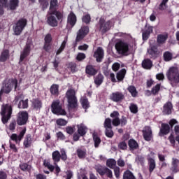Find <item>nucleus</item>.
Wrapping results in <instances>:
<instances>
[{
	"instance_id": "nucleus-1",
	"label": "nucleus",
	"mask_w": 179,
	"mask_h": 179,
	"mask_svg": "<svg viewBox=\"0 0 179 179\" xmlns=\"http://www.w3.org/2000/svg\"><path fill=\"white\" fill-rule=\"evenodd\" d=\"M59 3L58 0H50L49 12L48 13L47 23L51 27H57L58 22L64 20V13L58 10Z\"/></svg>"
},
{
	"instance_id": "nucleus-2",
	"label": "nucleus",
	"mask_w": 179,
	"mask_h": 179,
	"mask_svg": "<svg viewBox=\"0 0 179 179\" xmlns=\"http://www.w3.org/2000/svg\"><path fill=\"white\" fill-rule=\"evenodd\" d=\"M113 26L114 21L113 20L106 21L104 17H101L96 25V28L101 33V36H104L106 33H108L113 29Z\"/></svg>"
},
{
	"instance_id": "nucleus-3",
	"label": "nucleus",
	"mask_w": 179,
	"mask_h": 179,
	"mask_svg": "<svg viewBox=\"0 0 179 179\" xmlns=\"http://www.w3.org/2000/svg\"><path fill=\"white\" fill-rule=\"evenodd\" d=\"M19 0H9L8 4V0H0V15L2 16L5 11L3 8H7L8 10H16L19 8Z\"/></svg>"
},
{
	"instance_id": "nucleus-4",
	"label": "nucleus",
	"mask_w": 179,
	"mask_h": 179,
	"mask_svg": "<svg viewBox=\"0 0 179 179\" xmlns=\"http://www.w3.org/2000/svg\"><path fill=\"white\" fill-rule=\"evenodd\" d=\"M166 78L170 80L171 85H177L179 83V71L178 67L172 66L166 72Z\"/></svg>"
},
{
	"instance_id": "nucleus-5",
	"label": "nucleus",
	"mask_w": 179,
	"mask_h": 179,
	"mask_svg": "<svg viewBox=\"0 0 179 179\" xmlns=\"http://www.w3.org/2000/svg\"><path fill=\"white\" fill-rule=\"evenodd\" d=\"M178 124V121L176 119H171L167 123H162L161 128L159 132V136H164L170 134L171 129H173L176 124Z\"/></svg>"
},
{
	"instance_id": "nucleus-6",
	"label": "nucleus",
	"mask_w": 179,
	"mask_h": 179,
	"mask_svg": "<svg viewBox=\"0 0 179 179\" xmlns=\"http://www.w3.org/2000/svg\"><path fill=\"white\" fill-rule=\"evenodd\" d=\"M66 97L68 100V104L70 108H76V107H78V98H76L75 90L70 89L67 90Z\"/></svg>"
},
{
	"instance_id": "nucleus-7",
	"label": "nucleus",
	"mask_w": 179,
	"mask_h": 179,
	"mask_svg": "<svg viewBox=\"0 0 179 179\" xmlns=\"http://www.w3.org/2000/svg\"><path fill=\"white\" fill-rule=\"evenodd\" d=\"M115 47L117 54H120L123 57H128V55H129V45L127 43L120 41L116 43Z\"/></svg>"
},
{
	"instance_id": "nucleus-8",
	"label": "nucleus",
	"mask_w": 179,
	"mask_h": 179,
	"mask_svg": "<svg viewBox=\"0 0 179 179\" xmlns=\"http://www.w3.org/2000/svg\"><path fill=\"white\" fill-rule=\"evenodd\" d=\"M51 111L56 115H66V110L62 108V105L59 100L54 101L51 105Z\"/></svg>"
},
{
	"instance_id": "nucleus-9",
	"label": "nucleus",
	"mask_w": 179,
	"mask_h": 179,
	"mask_svg": "<svg viewBox=\"0 0 179 179\" xmlns=\"http://www.w3.org/2000/svg\"><path fill=\"white\" fill-rule=\"evenodd\" d=\"M27 26V20L25 18H20L13 26V31L15 36H20L22 31L24 30V27Z\"/></svg>"
},
{
	"instance_id": "nucleus-10",
	"label": "nucleus",
	"mask_w": 179,
	"mask_h": 179,
	"mask_svg": "<svg viewBox=\"0 0 179 179\" xmlns=\"http://www.w3.org/2000/svg\"><path fill=\"white\" fill-rule=\"evenodd\" d=\"M88 34L89 27L87 26H84L78 30V31L77 32L76 41L73 43V46L74 47V48H76V47L78 46V43H80V41H82V40H83V38H85V37H86V36H87Z\"/></svg>"
},
{
	"instance_id": "nucleus-11",
	"label": "nucleus",
	"mask_w": 179,
	"mask_h": 179,
	"mask_svg": "<svg viewBox=\"0 0 179 179\" xmlns=\"http://www.w3.org/2000/svg\"><path fill=\"white\" fill-rule=\"evenodd\" d=\"M1 122L3 124H6L9 120L12 118V106H6V107L1 110Z\"/></svg>"
},
{
	"instance_id": "nucleus-12",
	"label": "nucleus",
	"mask_w": 179,
	"mask_h": 179,
	"mask_svg": "<svg viewBox=\"0 0 179 179\" xmlns=\"http://www.w3.org/2000/svg\"><path fill=\"white\" fill-rule=\"evenodd\" d=\"M16 121L17 125H26L29 121V113L26 110L20 111L17 113Z\"/></svg>"
},
{
	"instance_id": "nucleus-13",
	"label": "nucleus",
	"mask_w": 179,
	"mask_h": 179,
	"mask_svg": "<svg viewBox=\"0 0 179 179\" xmlns=\"http://www.w3.org/2000/svg\"><path fill=\"white\" fill-rule=\"evenodd\" d=\"M109 99L114 103H122L125 100V94L122 92L116 91L110 94Z\"/></svg>"
},
{
	"instance_id": "nucleus-14",
	"label": "nucleus",
	"mask_w": 179,
	"mask_h": 179,
	"mask_svg": "<svg viewBox=\"0 0 179 179\" xmlns=\"http://www.w3.org/2000/svg\"><path fill=\"white\" fill-rule=\"evenodd\" d=\"M30 51H31V43H27L26 45L24 46L20 56V61H19L20 65V64H22V62L24 61V59L27 57H29L30 55Z\"/></svg>"
},
{
	"instance_id": "nucleus-15",
	"label": "nucleus",
	"mask_w": 179,
	"mask_h": 179,
	"mask_svg": "<svg viewBox=\"0 0 179 179\" xmlns=\"http://www.w3.org/2000/svg\"><path fill=\"white\" fill-rule=\"evenodd\" d=\"M26 134V127H24L19 134V135L16 134H11L10 139V141H13L15 142L17 145H20V142H22V139H23L24 135Z\"/></svg>"
},
{
	"instance_id": "nucleus-16",
	"label": "nucleus",
	"mask_w": 179,
	"mask_h": 179,
	"mask_svg": "<svg viewBox=\"0 0 179 179\" xmlns=\"http://www.w3.org/2000/svg\"><path fill=\"white\" fill-rule=\"evenodd\" d=\"M142 132L143 136L147 142H150V141L153 139V133L152 131V128H150V127L145 126L143 129Z\"/></svg>"
},
{
	"instance_id": "nucleus-17",
	"label": "nucleus",
	"mask_w": 179,
	"mask_h": 179,
	"mask_svg": "<svg viewBox=\"0 0 179 179\" xmlns=\"http://www.w3.org/2000/svg\"><path fill=\"white\" fill-rule=\"evenodd\" d=\"M94 58H95L96 62H103L104 59V50L101 47H98L93 55Z\"/></svg>"
},
{
	"instance_id": "nucleus-18",
	"label": "nucleus",
	"mask_w": 179,
	"mask_h": 179,
	"mask_svg": "<svg viewBox=\"0 0 179 179\" xmlns=\"http://www.w3.org/2000/svg\"><path fill=\"white\" fill-rule=\"evenodd\" d=\"M13 85L11 80H6L3 83L1 90L6 94H9L10 92H12Z\"/></svg>"
},
{
	"instance_id": "nucleus-19",
	"label": "nucleus",
	"mask_w": 179,
	"mask_h": 179,
	"mask_svg": "<svg viewBox=\"0 0 179 179\" xmlns=\"http://www.w3.org/2000/svg\"><path fill=\"white\" fill-rule=\"evenodd\" d=\"M99 71L96 69V66L88 64L85 67V73L89 75V76H96Z\"/></svg>"
},
{
	"instance_id": "nucleus-20",
	"label": "nucleus",
	"mask_w": 179,
	"mask_h": 179,
	"mask_svg": "<svg viewBox=\"0 0 179 179\" xmlns=\"http://www.w3.org/2000/svg\"><path fill=\"white\" fill-rule=\"evenodd\" d=\"M173 103L171 102L168 101L166 102L162 110V114L163 115H171V114L173 113Z\"/></svg>"
},
{
	"instance_id": "nucleus-21",
	"label": "nucleus",
	"mask_w": 179,
	"mask_h": 179,
	"mask_svg": "<svg viewBox=\"0 0 179 179\" xmlns=\"http://www.w3.org/2000/svg\"><path fill=\"white\" fill-rule=\"evenodd\" d=\"M148 52L151 56V58H157V57H159V48L157 45H152L148 50Z\"/></svg>"
},
{
	"instance_id": "nucleus-22",
	"label": "nucleus",
	"mask_w": 179,
	"mask_h": 179,
	"mask_svg": "<svg viewBox=\"0 0 179 179\" xmlns=\"http://www.w3.org/2000/svg\"><path fill=\"white\" fill-rule=\"evenodd\" d=\"M153 33V27L148 26L147 29L143 31L142 33V38L143 41H148L149 40V37H150V34Z\"/></svg>"
},
{
	"instance_id": "nucleus-23",
	"label": "nucleus",
	"mask_w": 179,
	"mask_h": 179,
	"mask_svg": "<svg viewBox=\"0 0 179 179\" xmlns=\"http://www.w3.org/2000/svg\"><path fill=\"white\" fill-rule=\"evenodd\" d=\"M167 38H169V35L167 34H158L157 36V43L158 45H163V44H166V41H167Z\"/></svg>"
},
{
	"instance_id": "nucleus-24",
	"label": "nucleus",
	"mask_w": 179,
	"mask_h": 179,
	"mask_svg": "<svg viewBox=\"0 0 179 179\" xmlns=\"http://www.w3.org/2000/svg\"><path fill=\"white\" fill-rule=\"evenodd\" d=\"M32 143L33 138H31V134H27L23 142L24 148L29 149V148L31 147Z\"/></svg>"
},
{
	"instance_id": "nucleus-25",
	"label": "nucleus",
	"mask_w": 179,
	"mask_h": 179,
	"mask_svg": "<svg viewBox=\"0 0 179 179\" xmlns=\"http://www.w3.org/2000/svg\"><path fill=\"white\" fill-rule=\"evenodd\" d=\"M103 82H104V76L101 73H98V75L94 77V83H95L96 87L101 85Z\"/></svg>"
},
{
	"instance_id": "nucleus-26",
	"label": "nucleus",
	"mask_w": 179,
	"mask_h": 179,
	"mask_svg": "<svg viewBox=\"0 0 179 179\" xmlns=\"http://www.w3.org/2000/svg\"><path fill=\"white\" fill-rule=\"evenodd\" d=\"M76 22H77L76 15H75V13H73V12L71 11L68 15L67 22L69 23L71 27H73V26L76 24Z\"/></svg>"
},
{
	"instance_id": "nucleus-27",
	"label": "nucleus",
	"mask_w": 179,
	"mask_h": 179,
	"mask_svg": "<svg viewBox=\"0 0 179 179\" xmlns=\"http://www.w3.org/2000/svg\"><path fill=\"white\" fill-rule=\"evenodd\" d=\"M77 132L80 135V136H85L87 133V127L85 126L83 124L77 125Z\"/></svg>"
},
{
	"instance_id": "nucleus-28",
	"label": "nucleus",
	"mask_w": 179,
	"mask_h": 179,
	"mask_svg": "<svg viewBox=\"0 0 179 179\" xmlns=\"http://www.w3.org/2000/svg\"><path fill=\"white\" fill-rule=\"evenodd\" d=\"M9 50L5 49L1 52L0 56V62H6L9 59Z\"/></svg>"
},
{
	"instance_id": "nucleus-29",
	"label": "nucleus",
	"mask_w": 179,
	"mask_h": 179,
	"mask_svg": "<svg viewBox=\"0 0 179 179\" xmlns=\"http://www.w3.org/2000/svg\"><path fill=\"white\" fill-rule=\"evenodd\" d=\"M141 65L144 69H151L152 66H153V62L150 59H145L143 60Z\"/></svg>"
},
{
	"instance_id": "nucleus-30",
	"label": "nucleus",
	"mask_w": 179,
	"mask_h": 179,
	"mask_svg": "<svg viewBox=\"0 0 179 179\" xmlns=\"http://www.w3.org/2000/svg\"><path fill=\"white\" fill-rule=\"evenodd\" d=\"M128 145L130 150H136L139 148V144L134 139L129 140Z\"/></svg>"
},
{
	"instance_id": "nucleus-31",
	"label": "nucleus",
	"mask_w": 179,
	"mask_h": 179,
	"mask_svg": "<svg viewBox=\"0 0 179 179\" xmlns=\"http://www.w3.org/2000/svg\"><path fill=\"white\" fill-rule=\"evenodd\" d=\"M52 158L54 164L59 163L61 162V153L58 150H55L52 153Z\"/></svg>"
},
{
	"instance_id": "nucleus-32",
	"label": "nucleus",
	"mask_w": 179,
	"mask_h": 179,
	"mask_svg": "<svg viewBox=\"0 0 179 179\" xmlns=\"http://www.w3.org/2000/svg\"><path fill=\"white\" fill-rule=\"evenodd\" d=\"M50 93L52 96L59 95V85L57 84H53L50 87Z\"/></svg>"
},
{
	"instance_id": "nucleus-33",
	"label": "nucleus",
	"mask_w": 179,
	"mask_h": 179,
	"mask_svg": "<svg viewBox=\"0 0 179 179\" xmlns=\"http://www.w3.org/2000/svg\"><path fill=\"white\" fill-rule=\"evenodd\" d=\"M127 73V70L124 69H122L116 74V78L119 82H122L124 80V78H125V75Z\"/></svg>"
},
{
	"instance_id": "nucleus-34",
	"label": "nucleus",
	"mask_w": 179,
	"mask_h": 179,
	"mask_svg": "<svg viewBox=\"0 0 179 179\" xmlns=\"http://www.w3.org/2000/svg\"><path fill=\"white\" fill-rule=\"evenodd\" d=\"M67 43H68V37H66L64 40L62 41L59 48L57 50L56 55H59V54H61V52H62L64 50H65Z\"/></svg>"
},
{
	"instance_id": "nucleus-35",
	"label": "nucleus",
	"mask_w": 179,
	"mask_h": 179,
	"mask_svg": "<svg viewBox=\"0 0 179 179\" xmlns=\"http://www.w3.org/2000/svg\"><path fill=\"white\" fill-rule=\"evenodd\" d=\"M38 3H39V6H40L41 10H43V12H44V10H47L50 5L48 0H38Z\"/></svg>"
},
{
	"instance_id": "nucleus-36",
	"label": "nucleus",
	"mask_w": 179,
	"mask_h": 179,
	"mask_svg": "<svg viewBox=\"0 0 179 179\" xmlns=\"http://www.w3.org/2000/svg\"><path fill=\"white\" fill-rule=\"evenodd\" d=\"M32 106L34 110H40L43 107V102L39 99H34Z\"/></svg>"
},
{
	"instance_id": "nucleus-37",
	"label": "nucleus",
	"mask_w": 179,
	"mask_h": 179,
	"mask_svg": "<svg viewBox=\"0 0 179 179\" xmlns=\"http://www.w3.org/2000/svg\"><path fill=\"white\" fill-rule=\"evenodd\" d=\"M148 164L150 173H153V171L155 170V169H156V161H155V159L149 158Z\"/></svg>"
},
{
	"instance_id": "nucleus-38",
	"label": "nucleus",
	"mask_w": 179,
	"mask_h": 179,
	"mask_svg": "<svg viewBox=\"0 0 179 179\" xmlns=\"http://www.w3.org/2000/svg\"><path fill=\"white\" fill-rule=\"evenodd\" d=\"M163 58L165 62H170L173 59V53L170 51H166L163 54Z\"/></svg>"
},
{
	"instance_id": "nucleus-39",
	"label": "nucleus",
	"mask_w": 179,
	"mask_h": 179,
	"mask_svg": "<svg viewBox=\"0 0 179 179\" xmlns=\"http://www.w3.org/2000/svg\"><path fill=\"white\" fill-rule=\"evenodd\" d=\"M106 166L109 167V169H114L117 167V161L114 159H108L106 161Z\"/></svg>"
},
{
	"instance_id": "nucleus-40",
	"label": "nucleus",
	"mask_w": 179,
	"mask_h": 179,
	"mask_svg": "<svg viewBox=\"0 0 179 179\" xmlns=\"http://www.w3.org/2000/svg\"><path fill=\"white\" fill-rule=\"evenodd\" d=\"M81 106L84 110H87L90 107V103H89V99L86 97H83L80 100Z\"/></svg>"
},
{
	"instance_id": "nucleus-41",
	"label": "nucleus",
	"mask_w": 179,
	"mask_h": 179,
	"mask_svg": "<svg viewBox=\"0 0 179 179\" xmlns=\"http://www.w3.org/2000/svg\"><path fill=\"white\" fill-rule=\"evenodd\" d=\"M123 179H136V178L131 171L127 170L123 173Z\"/></svg>"
},
{
	"instance_id": "nucleus-42",
	"label": "nucleus",
	"mask_w": 179,
	"mask_h": 179,
	"mask_svg": "<svg viewBox=\"0 0 179 179\" xmlns=\"http://www.w3.org/2000/svg\"><path fill=\"white\" fill-rule=\"evenodd\" d=\"M127 90L129 92L132 97H136V96H138V91H136V87H135V86L129 85L127 87Z\"/></svg>"
},
{
	"instance_id": "nucleus-43",
	"label": "nucleus",
	"mask_w": 179,
	"mask_h": 179,
	"mask_svg": "<svg viewBox=\"0 0 179 179\" xmlns=\"http://www.w3.org/2000/svg\"><path fill=\"white\" fill-rule=\"evenodd\" d=\"M161 87H162V84H159V83L154 86L151 90L152 94H153V96H156L159 94Z\"/></svg>"
},
{
	"instance_id": "nucleus-44",
	"label": "nucleus",
	"mask_w": 179,
	"mask_h": 179,
	"mask_svg": "<svg viewBox=\"0 0 179 179\" xmlns=\"http://www.w3.org/2000/svg\"><path fill=\"white\" fill-rule=\"evenodd\" d=\"M17 107L18 108H27V107H29V99L20 101Z\"/></svg>"
},
{
	"instance_id": "nucleus-45",
	"label": "nucleus",
	"mask_w": 179,
	"mask_h": 179,
	"mask_svg": "<svg viewBox=\"0 0 179 179\" xmlns=\"http://www.w3.org/2000/svg\"><path fill=\"white\" fill-rule=\"evenodd\" d=\"M179 160L178 159H173L172 167L171 168L173 173H177V169H178Z\"/></svg>"
},
{
	"instance_id": "nucleus-46",
	"label": "nucleus",
	"mask_w": 179,
	"mask_h": 179,
	"mask_svg": "<svg viewBox=\"0 0 179 179\" xmlns=\"http://www.w3.org/2000/svg\"><path fill=\"white\" fill-rule=\"evenodd\" d=\"M20 169L22 170V171L29 172L31 170V166L27 163H22L20 164Z\"/></svg>"
},
{
	"instance_id": "nucleus-47",
	"label": "nucleus",
	"mask_w": 179,
	"mask_h": 179,
	"mask_svg": "<svg viewBox=\"0 0 179 179\" xmlns=\"http://www.w3.org/2000/svg\"><path fill=\"white\" fill-rule=\"evenodd\" d=\"M77 66L78 65L76 63L73 62H69L68 64V68L69 70H71V73H75V72L78 71Z\"/></svg>"
},
{
	"instance_id": "nucleus-48",
	"label": "nucleus",
	"mask_w": 179,
	"mask_h": 179,
	"mask_svg": "<svg viewBox=\"0 0 179 179\" xmlns=\"http://www.w3.org/2000/svg\"><path fill=\"white\" fill-rule=\"evenodd\" d=\"M169 0H162L161 3L158 6L159 10H166V8H168L167 3Z\"/></svg>"
},
{
	"instance_id": "nucleus-49",
	"label": "nucleus",
	"mask_w": 179,
	"mask_h": 179,
	"mask_svg": "<svg viewBox=\"0 0 179 179\" xmlns=\"http://www.w3.org/2000/svg\"><path fill=\"white\" fill-rule=\"evenodd\" d=\"M111 122H113V121L111 120V119L110 117H108L105 120L104 123H103V127L105 128V129H110L113 128V125L111 124Z\"/></svg>"
},
{
	"instance_id": "nucleus-50",
	"label": "nucleus",
	"mask_w": 179,
	"mask_h": 179,
	"mask_svg": "<svg viewBox=\"0 0 179 179\" xmlns=\"http://www.w3.org/2000/svg\"><path fill=\"white\" fill-rule=\"evenodd\" d=\"M93 140L94 142V147L98 148L99 146L100 143H101V139L96 134H94Z\"/></svg>"
},
{
	"instance_id": "nucleus-51",
	"label": "nucleus",
	"mask_w": 179,
	"mask_h": 179,
	"mask_svg": "<svg viewBox=\"0 0 179 179\" xmlns=\"http://www.w3.org/2000/svg\"><path fill=\"white\" fill-rule=\"evenodd\" d=\"M129 110L132 114H137L138 111V105L134 103H130Z\"/></svg>"
},
{
	"instance_id": "nucleus-52",
	"label": "nucleus",
	"mask_w": 179,
	"mask_h": 179,
	"mask_svg": "<svg viewBox=\"0 0 179 179\" xmlns=\"http://www.w3.org/2000/svg\"><path fill=\"white\" fill-rule=\"evenodd\" d=\"M82 20L83 23H85V24H89L90 22H92L90 14H86L85 15L83 16Z\"/></svg>"
},
{
	"instance_id": "nucleus-53",
	"label": "nucleus",
	"mask_w": 179,
	"mask_h": 179,
	"mask_svg": "<svg viewBox=\"0 0 179 179\" xmlns=\"http://www.w3.org/2000/svg\"><path fill=\"white\" fill-rule=\"evenodd\" d=\"M16 125H17V120H12L10 122V124L8 126L9 131H11L12 132H13V131H15L16 129Z\"/></svg>"
},
{
	"instance_id": "nucleus-54",
	"label": "nucleus",
	"mask_w": 179,
	"mask_h": 179,
	"mask_svg": "<svg viewBox=\"0 0 179 179\" xmlns=\"http://www.w3.org/2000/svg\"><path fill=\"white\" fill-rule=\"evenodd\" d=\"M77 156L79 157V159H85V157H86V151L82 149H78Z\"/></svg>"
},
{
	"instance_id": "nucleus-55",
	"label": "nucleus",
	"mask_w": 179,
	"mask_h": 179,
	"mask_svg": "<svg viewBox=\"0 0 179 179\" xmlns=\"http://www.w3.org/2000/svg\"><path fill=\"white\" fill-rule=\"evenodd\" d=\"M105 135L107 138H113V136H114V131H113V128L105 129Z\"/></svg>"
},
{
	"instance_id": "nucleus-56",
	"label": "nucleus",
	"mask_w": 179,
	"mask_h": 179,
	"mask_svg": "<svg viewBox=\"0 0 179 179\" xmlns=\"http://www.w3.org/2000/svg\"><path fill=\"white\" fill-rule=\"evenodd\" d=\"M60 159L63 162H66V160H68V155H66V151H65L64 149H62L60 150Z\"/></svg>"
},
{
	"instance_id": "nucleus-57",
	"label": "nucleus",
	"mask_w": 179,
	"mask_h": 179,
	"mask_svg": "<svg viewBox=\"0 0 179 179\" xmlns=\"http://www.w3.org/2000/svg\"><path fill=\"white\" fill-rule=\"evenodd\" d=\"M56 124L59 127H65V125L68 124V122H66V120H65L64 119L59 118L56 120Z\"/></svg>"
},
{
	"instance_id": "nucleus-58",
	"label": "nucleus",
	"mask_w": 179,
	"mask_h": 179,
	"mask_svg": "<svg viewBox=\"0 0 179 179\" xmlns=\"http://www.w3.org/2000/svg\"><path fill=\"white\" fill-rule=\"evenodd\" d=\"M11 85H12L13 87L14 85V90H15V92H17V90H20L19 87H17V85H18L17 79L12 78L11 79Z\"/></svg>"
},
{
	"instance_id": "nucleus-59",
	"label": "nucleus",
	"mask_w": 179,
	"mask_h": 179,
	"mask_svg": "<svg viewBox=\"0 0 179 179\" xmlns=\"http://www.w3.org/2000/svg\"><path fill=\"white\" fill-rule=\"evenodd\" d=\"M76 59H77V61L80 62L83 61V59H86V55L85 53L79 52L77 55Z\"/></svg>"
},
{
	"instance_id": "nucleus-60",
	"label": "nucleus",
	"mask_w": 179,
	"mask_h": 179,
	"mask_svg": "<svg viewBox=\"0 0 179 179\" xmlns=\"http://www.w3.org/2000/svg\"><path fill=\"white\" fill-rule=\"evenodd\" d=\"M118 148L119 149H121V150H127V149H128V145L125 141H122L119 143Z\"/></svg>"
},
{
	"instance_id": "nucleus-61",
	"label": "nucleus",
	"mask_w": 179,
	"mask_h": 179,
	"mask_svg": "<svg viewBox=\"0 0 179 179\" xmlns=\"http://www.w3.org/2000/svg\"><path fill=\"white\" fill-rule=\"evenodd\" d=\"M56 136L57 139H59V141H65L66 139V137L64 136V133L62 131H59L56 134Z\"/></svg>"
},
{
	"instance_id": "nucleus-62",
	"label": "nucleus",
	"mask_w": 179,
	"mask_h": 179,
	"mask_svg": "<svg viewBox=\"0 0 179 179\" xmlns=\"http://www.w3.org/2000/svg\"><path fill=\"white\" fill-rule=\"evenodd\" d=\"M45 43H50L52 41V36L51 34H47L44 38Z\"/></svg>"
},
{
	"instance_id": "nucleus-63",
	"label": "nucleus",
	"mask_w": 179,
	"mask_h": 179,
	"mask_svg": "<svg viewBox=\"0 0 179 179\" xmlns=\"http://www.w3.org/2000/svg\"><path fill=\"white\" fill-rule=\"evenodd\" d=\"M66 134H69V135H73V134L75 133V128L69 126L66 128Z\"/></svg>"
},
{
	"instance_id": "nucleus-64",
	"label": "nucleus",
	"mask_w": 179,
	"mask_h": 179,
	"mask_svg": "<svg viewBox=\"0 0 179 179\" xmlns=\"http://www.w3.org/2000/svg\"><path fill=\"white\" fill-rule=\"evenodd\" d=\"M0 179H8V173L3 170L0 171Z\"/></svg>"
}]
</instances>
